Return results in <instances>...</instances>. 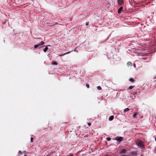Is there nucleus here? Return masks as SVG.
Masks as SVG:
<instances>
[{"mask_svg":"<svg viewBox=\"0 0 156 156\" xmlns=\"http://www.w3.org/2000/svg\"><path fill=\"white\" fill-rule=\"evenodd\" d=\"M136 144L138 146L144 148V145H143V142L141 140H137L136 141Z\"/></svg>","mask_w":156,"mask_h":156,"instance_id":"f257e3e1","label":"nucleus"},{"mask_svg":"<svg viewBox=\"0 0 156 156\" xmlns=\"http://www.w3.org/2000/svg\"><path fill=\"white\" fill-rule=\"evenodd\" d=\"M117 3L120 6H122L123 5V0H117Z\"/></svg>","mask_w":156,"mask_h":156,"instance_id":"f03ea898","label":"nucleus"},{"mask_svg":"<svg viewBox=\"0 0 156 156\" xmlns=\"http://www.w3.org/2000/svg\"><path fill=\"white\" fill-rule=\"evenodd\" d=\"M44 44V43L43 41H41V42L40 44H37L36 45L34 46V48H37L38 47L40 46L41 45H43Z\"/></svg>","mask_w":156,"mask_h":156,"instance_id":"7ed1b4c3","label":"nucleus"},{"mask_svg":"<svg viewBox=\"0 0 156 156\" xmlns=\"http://www.w3.org/2000/svg\"><path fill=\"white\" fill-rule=\"evenodd\" d=\"M126 152V151L125 149H121L119 152V154H125Z\"/></svg>","mask_w":156,"mask_h":156,"instance_id":"20e7f679","label":"nucleus"},{"mask_svg":"<svg viewBox=\"0 0 156 156\" xmlns=\"http://www.w3.org/2000/svg\"><path fill=\"white\" fill-rule=\"evenodd\" d=\"M72 51H68V52H66V53H62V54H61L60 55H58L59 56H63L64 55H66V54H69L71 52H72Z\"/></svg>","mask_w":156,"mask_h":156,"instance_id":"39448f33","label":"nucleus"},{"mask_svg":"<svg viewBox=\"0 0 156 156\" xmlns=\"http://www.w3.org/2000/svg\"><path fill=\"white\" fill-rule=\"evenodd\" d=\"M122 9H123V7L122 6L118 10V12L119 14H120L122 11Z\"/></svg>","mask_w":156,"mask_h":156,"instance_id":"423d86ee","label":"nucleus"},{"mask_svg":"<svg viewBox=\"0 0 156 156\" xmlns=\"http://www.w3.org/2000/svg\"><path fill=\"white\" fill-rule=\"evenodd\" d=\"M116 140L118 141L121 142L123 140V139L122 137H120L119 138L116 139Z\"/></svg>","mask_w":156,"mask_h":156,"instance_id":"0eeeda50","label":"nucleus"},{"mask_svg":"<svg viewBox=\"0 0 156 156\" xmlns=\"http://www.w3.org/2000/svg\"><path fill=\"white\" fill-rule=\"evenodd\" d=\"M114 118V116L113 115H112L111 116H110L109 117V120L110 121H111Z\"/></svg>","mask_w":156,"mask_h":156,"instance_id":"6e6552de","label":"nucleus"},{"mask_svg":"<svg viewBox=\"0 0 156 156\" xmlns=\"http://www.w3.org/2000/svg\"><path fill=\"white\" fill-rule=\"evenodd\" d=\"M129 110V108H126L124 110V112H127Z\"/></svg>","mask_w":156,"mask_h":156,"instance_id":"1a4fd4ad","label":"nucleus"},{"mask_svg":"<svg viewBox=\"0 0 156 156\" xmlns=\"http://www.w3.org/2000/svg\"><path fill=\"white\" fill-rule=\"evenodd\" d=\"M138 115V114L136 113H135L134 114V115H133V119L135 118H137L136 116Z\"/></svg>","mask_w":156,"mask_h":156,"instance_id":"9d476101","label":"nucleus"},{"mask_svg":"<svg viewBox=\"0 0 156 156\" xmlns=\"http://www.w3.org/2000/svg\"><path fill=\"white\" fill-rule=\"evenodd\" d=\"M48 49V48L47 47H46L44 49V52H46L47 50Z\"/></svg>","mask_w":156,"mask_h":156,"instance_id":"9b49d317","label":"nucleus"},{"mask_svg":"<svg viewBox=\"0 0 156 156\" xmlns=\"http://www.w3.org/2000/svg\"><path fill=\"white\" fill-rule=\"evenodd\" d=\"M127 65L128 66H132V63L131 62H129L127 63Z\"/></svg>","mask_w":156,"mask_h":156,"instance_id":"f8f14e48","label":"nucleus"},{"mask_svg":"<svg viewBox=\"0 0 156 156\" xmlns=\"http://www.w3.org/2000/svg\"><path fill=\"white\" fill-rule=\"evenodd\" d=\"M97 88L99 90H101V88L100 86H98L97 87Z\"/></svg>","mask_w":156,"mask_h":156,"instance_id":"ddd939ff","label":"nucleus"},{"mask_svg":"<svg viewBox=\"0 0 156 156\" xmlns=\"http://www.w3.org/2000/svg\"><path fill=\"white\" fill-rule=\"evenodd\" d=\"M129 80L132 82H133L134 81V79L132 78H130L129 79Z\"/></svg>","mask_w":156,"mask_h":156,"instance_id":"4468645a","label":"nucleus"},{"mask_svg":"<svg viewBox=\"0 0 156 156\" xmlns=\"http://www.w3.org/2000/svg\"><path fill=\"white\" fill-rule=\"evenodd\" d=\"M106 140L108 141H110L111 140V138L110 137H108L106 138Z\"/></svg>","mask_w":156,"mask_h":156,"instance_id":"2eb2a0df","label":"nucleus"},{"mask_svg":"<svg viewBox=\"0 0 156 156\" xmlns=\"http://www.w3.org/2000/svg\"><path fill=\"white\" fill-rule=\"evenodd\" d=\"M52 64H53L54 65H57V63L56 62H54L52 63Z\"/></svg>","mask_w":156,"mask_h":156,"instance_id":"dca6fc26","label":"nucleus"},{"mask_svg":"<svg viewBox=\"0 0 156 156\" xmlns=\"http://www.w3.org/2000/svg\"><path fill=\"white\" fill-rule=\"evenodd\" d=\"M133 88V87L132 86H129V87L128 89L129 90H131Z\"/></svg>","mask_w":156,"mask_h":156,"instance_id":"f3484780","label":"nucleus"},{"mask_svg":"<svg viewBox=\"0 0 156 156\" xmlns=\"http://www.w3.org/2000/svg\"><path fill=\"white\" fill-rule=\"evenodd\" d=\"M86 87H87L88 88H89V85L88 84H86Z\"/></svg>","mask_w":156,"mask_h":156,"instance_id":"a211bd4d","label":"nucleus"},{"mask_svg":"<svg viewBox=\"0 0 156 156\" xmlns=\"http://www.w3.org/2000/svg\"><path fill=\"white\" fill-rule=\"evenodd\" d=\"M33 139H33V138H31L30 140H31V143L33 142Z\"/></svg>","mask_w":156,"mask_h":156,"instance_id":"6ab92c4d","label":"nucleus"},{"mask_svg":"<svg viewBox=\"0 0 156 156\" xmlns=\"http://www.w3.org/2000/svg\"><path fill=\"white\" fill-rule=\"evenodd\" d=\"M18 153L19 154H22V152H21V151H19Z\"/></svg>","mask_w":156,"mask_h":156,"instance_id":"aec40b11","label":"nucleus"},{"mask_svg":"<svg viewBox=\"0 0 156 156\" xmlns=\"http://www.w3.org/2000/svg\"><path fill=\"white\" fill-rule=\"evenodd\" d=\"M120 154V156H122V155L123 156V155H125L124 154Z\"/></svg>","mask_w":156,"mask_h":156,"instance_id":"412c9836","label":"nucleus"},{"mask_svg":"<svg viewBox=\"0 0 156 156\" xmlns=\"http://www.w3.org/2000/svg\"><path fill=\"white\" fill-rule=\"evenodd\" d=\"M88 125L89 126H90L91 125V123L90 122H89L88 124Z\"/></svg>","mask_w":156,"mask_h":156,"instance_id":"4be33fe9","label":"nucleus"},{"mask_svg":"<svg viewBox=\"0 0 156 156\" xmlns=\"http://www.w3.org/2000/svg\"><path fill=\"white\" fill-rule=\"evenodd\" d=\"M69 156H73V154H71L70 155H69Z\"/></svg>","mask_w":156,"mask_h":156,"instance_id":"5701e85b","label":"nucleus"},{"mask_svg":"<svg viewBox=\"0 0 156 156\" xmlns=\"http://www.w3.org/2000/svg\"><path fill=\"white\" fill-rule=\"evenodd\" d=\"M133 66L135 68L136 67V65L135 64H133Z\"/></svg>","mask_w":156,"mask_h":156,"instance_id":"b1692460","label":"nucleus"},{"mask_svg":"<svg viewBox=\"0 0 156 156\" xmlns=\"http://www.w3.org/2000/svg\"><path fill=\"white\" fill-rule=\"evenodd\" d=\"M129 156V155H125V154L124 155H123V156Z\"/></svg>","mask_w":156,"mask_h":156,"instance_id":"393cba45","label":"nucleus"},{"mask_svg":"<svg viewBox=\"0 0 156 156\" xmlns=\"http://www.w3.org/2000/svg\"><path fill=\"white\" fill-rule=\"evenodd\" d=\"M129 156V155H125V154L124 155H123V156Z\"/></svg>","mask_w":156,"mask_h":156,"instance_id":"a878e982","label":"nucleus"},{"mask_svg":"<svg viewBox=\"0 0 156 156\" xmlns=\"http://www.w3.org/2000/svg\"><path fill=\"white\" fill-rule=\"evenodd\" d=\"M88 25V24L87 23H86V25Z\"/></svg>","mask_w":156,"mask_h":156,"instance_id":"bb28decb","label":"nucleus"},{"mask_svg":"<svg viewBox=\"0 0 156 156\" xmlns=\"http://www.w3.org/2000/svg\"><path fill=\"white\" fill-rule=\"evenodd\" d=\"M155 141H156V137L155 138Z\"/></svg>","mask_w":156,"mask_h":156,"instance_id":"cd10ccee","label":"nucleus"},{"mask_svg":"<svg viewBox=\"0 0 156 156\" xmlns=\"http://www.w3.org/2000/svg\"><path fill=\"white\" fill-rule=\"evenodd\" d=\"M24 156H26V155H25Z\"/></svg>","mask_w":156,"mask_h":156,"instance_id":"c85d7f7f","label":"nucleus"}]
</instances>
